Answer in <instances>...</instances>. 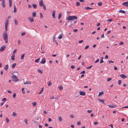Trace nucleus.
<instances>
[{"label": "nucleus", "mask_w": 128, "mask_h": 128, "mask_svg": "<svg viewBox=\"0 0 128 128\" xmlns=\"http://www.w3.org/2000/svg\"><path fill=\"white\" fill-rule=\"evenodd\" d=\"M3 36L4 38V40L5 42L6 43L8 42V36L7 33L6 32H4L3 33Z\"/></svg>", "instance_id": "1"}, {"label": "nucleus", "mask_w": 128, "mask_h": 128, "mask_svg": "<svg viewBox=\"0 0 128 128\" xmlns=\"http://www.w3.org/2000/svg\"><path fill=\"white\" fill-rule=\"evenodd\" d=\"M77 17L75 16H69L67 18V20L68 21H70L72 20H74V19H76Z\"/></svg>", "instance_id": "2"}, {"label": "nucleus", "mask_w": 128, "mask_h": 128, "mask_svg": "<svg viewBox=\"0 0 128 128\" xmlns=\"http://www.w3.org/2000/svg\"><path fill=\"white\" fill-rule=\"evenodd\" d=\"M39 5L40 6H43V8H46V6L45 4H43V2L42 0H41L39 2Z\"/></svg>", "instance_id": "3"}, {"label": "nucleus", "mask_w": 128, "mask_h": 128, "mask_svg": "<svg viewBox=\"0 0 128 128\" xmlns=\"http://www.w3.org/2000/svg\"><path fill=\"white\" fill-rule=\"evenodd\" d=\"M12 78V80L14 82H16L18 80L16 76L14 75H13Z\"/></svg>", "instance_id": "4"}, {"label": "nucleus", "mask_w": 128, "mask_h": 128, "mask_svg": "<svg viewBox=\"0 0 128 128\" xmlns=\"http://www.w3.org/2000/svg\"><path fill=\"white\" fill-rule=\"evenodd\" d=\"M2 2L1 3V5L2 6L3 8H5V0H3V1H2Z\"/></svg>", "instance_id": "5"}, {"label": "nucleus", "mask_w": 128, "mask_h": 128, "mask_svg": "<svg viewBox=\"0 0 128 128\" xmlns=\"http://www.w3.org/2000/svg\"><path fill=\"white\" fill-rule=\"evenodd\" d=\"M6 48L5 46H1L0 49V51L2 52Z\"/></svg>", "instance_id": "6"}, {"label": "nucleus", "mask_w": 128, "mask_h": 128, "mask_svg": "<svg viewBox=\"0 0 128 128\" xmlns=\"http://www.w3.org/2000/svg\"><path fill=\"white\" fill-rule=\"evenodd\" d=\"M46 62V59L45 58H43L42 59L41 61L40 62V63L42 64H44Z\"/></svg>", "instance_id": "7"}, {"label": "nucleus", "mask_w": 128, "mask_h": 128, "mask_svg": "<svg viewBox=\"0 0 128 128\" xmlns=\"http://www.w3.org/2000/svg\"><path fill=\"white\" fill-rule=\"evenodd\" d=\"M108 106L110 108H114L116 107L117 106L114 105H112L110 104Z\"/></svg>", "instance_id": "8"}, {"label": "nucleus", "mask_w": 128, "mask_h": 128, "mask_svg": "<svg viewBox=\"0 0 128 128\" xmlns=\"http://www.w3.org/2000/svg\"><path fill=\"white\" fill-rule=\"evenodd\" d=\"M55 12H56V11L55 10H53V12L52 13V16H53V18H55Z\"/></svg>", "instance_id": "9"}, {"label": "nucleus", "mask_w": 128, "mask_h": 128, "mask_svg": "<svg viewBox=\"0 0 128 128\" xmlns=\"http://www.w3.org/2000/svg\"><path fill=\"white\" fill-rule=\"evenodd\" d=\"M122 5L126 6L128 7V2H124L123 3Z\"/></svg>", "instance_id": "10"}, {"label": "nucleus", "mask_w": 128, "mask_h": 128, "mask_svg": "<svg viewBox=\"0 0 128 128\" xmlns=\"http://www.w3.org/2000/svg\"><path fill=\"white\" fill-rule=\"evenodd\" d=\"M28 18L31 22H32L34 21V19L32 18Z\"/></svg>", "instance_id": "11"}, {"label": "nucleus", "mask_w": 128, "mask_h": 128, "mask_svg": "<svg viewBox=\"0 0 128 128\" xmlns=\"http://www.w3.org/2000/svg\"><path fill=\"white\" fill-rule=\"evenodd\" d=\"M8 64L6 65L4 68V69L6 70L7 71L8 68Z\"/></svg>", "instance_id": "12"}, {"label": "nucleus", "mask_w": 128, "mask_h": 128, "mask_svg": "<svg viewBox=\"0 0 128 128\" xmlns=\"http://www.w3.org/2000/svg\"><path fill=\"white\" fill-rule=\"evenodd\" d=\"M120 77H121L122 78H127L126 76L124 74H122L120 76Z\"/></svg>", "instance_id": "13"}, {"label": "nucleus", "mask_w": 128, "mask_h": 128, "mask_svg": "<svg viewBox=\"0 0 128 128\" xmlns=\"http://www.w3.org/2000/svg\"><path fill=\"white\" fill-rule=\"evenodd\" d=\"M31 82L30 81H26L25 82H24V84H31Z\"/></svg>", "instance_id": "14"}, {"label": "nucleus", "mask_w": 128, "mask_h": 128, "mask_svg": "<svg viewBox=\"0 0 128 128\" xmlns=\"http://www.w3.org/2000/svg\"><path fill=\"white\" fill-rule=\"evenodd\" d=\"M85 95L86 93L84 92L80 91V95L84 96Z\"/></svg>", "instance_id": "15"}, {"label": "nucleus", "mask_w": 128, "mask_h": 128, "mask_svg": "<svg viewBox=\"0 0 128 128\" xmlns=\"http://www.w3.org/2000/svg\"><path fill=\"white\" fill-rule=\"evenodd\" d=\"M9 7H11L12 6V0H9Z\"/></svg>", "instance_id": "16"}, {"label": "nucleus", "mask_w": 128, "mask_h": 128, "mask_svg": "<svg viewBox=\"0 0 128 128\" xmlns=\"http://www.w3.org/2000/svg\"><path fill=\"white\" fill-rule=\"evenodd\" d=\"M98 100L100 102L104 104V101H105L104 100H101L99 98L98 99Z\"/></svg>", "instance_id": "17"}, {"label": "nucleus", "mask_w": 128, "mask_h": 128, "mask_svg": "<svg viewBox=\"0 0 128 128\" xmlns=\"http://www.w3.org/2000/svg\"><path fill=\"white\" fill-rule=\"evenodd\" d=\"M58 120L60 122H61L62 120V119L61 118V116H59L58 117Z\"/></svg>", "instance_id": "18"}, {"label": "nucleus", "mask_w": 128, "mask_h": 128, "mask_svg": "<svg viewBox=\"0 0 128 128\" xmlns=\"http://www.w3.org/2000/svg\"><path fill=\"white\" fill-rule=\"evenodd\" d=\"M119 12L120 13H121L122 14H125V12L123 10H119Z\"/></svg>", "instance_id": "19"}, {"label": "nucleus", "mask_w": 128, "mask_h": 128, "mask_svg": "<svg viewBox=\"0 0 128 128\" xmlns=\"http://www.w3.org/2000/svg\"><path fill=\"white\" fill-rule=\"evenodd\" d=\"M8 20H7L5 23V27H7L8 26Z\"/></svg>", "instance_id": "20"}, {"label": "nucleus", "mask_w": 128, "mask_h": 128, "mask_svg": "<svg viewBox=\"0 0 128 128\" xmlns=\"http://www.w3.org/2000/svg\"><path fill=\"white\" fill-rule=\"evenodd\" d=\"M14 22L15 23V24L16 25H17L18 24V21L16 19H15L14 20Z\"/></svg>", "instance_id": "21"}, {"label": "nucleus", "mask_w": 128, "mask_h": 128, "mask_svg": "<svg viewBox=\"0 0 128 128\" xmlns=\"http://www.w3.org/2000/svg\"><path fill=\"white\" fill-rule=\"evenodd\" d=\"M24 54L21 55L20 58V59L21 60H22L24 59Z\"/></svg>", "instance_id": "22"}, {"label": "nucleus", "mask_w": 128, "mask_h": 128, "mask_svg": "<svg viewBox=\"0 0 128 128\" xmlns=\"http://www.w3.org/2000/svg\"><path fill=\"white\" fill-rule=\"evenodd\" d=\"M58 88H59L60 90H62L63 88L61 85L60 86H58Z\"/></svg>", "instance_id": "23"}, {"label": "nucleus", "mask_w": 128, "mask_h": 128, "mask_svg": "<svg viewBox=\"0 0 128 128\" xmlns=\"http://www.w3.org/2000/svg\"><path fill=\"white\" fill-rule=\"evenodd\" d=\"M32 6L34 8H36L37 7L36 4H33Z\"/></svg>", "instance_id": "24"}, {"label": "nucleus", "mask_w": 128, "mask_h": 128, "mask_svg": "<svg viewBox=\"0 0 128 128\" xmlns=\"http://www.w3.org/2000/svg\"><path fill=\"white\" fill-rule=\"evenodd\" d=\"M62 14L61 13H59L58 15V19H59L62 17Z\"/></svg>", "instance_id": "25"}, {"label": "nucleus", "mask_w": 128, "mask_h": 128, "mask_svg": "<svg viewBox=\"0 0 128 128\" xmlns=\"http://www.w3.org/2000/svg\"><path fill=\"white\" fill-rule=\"evenodd\" d=\"M36 12H34L32 13V16L33 17H35L36 16Z\"/></svg>", "instance_id": "26"}, {"label": "nucleus", "mask_w": 128, "mask_h": 128, "mask_svg": "<svg viewBox=\"0 0 128 128\" xmlns=\"http://www.w3.org/2000/svg\"><path fill=\"white\" fill-rule=\"evenodd\" d=\"M104 92H102V91L100 92H99V94H98V96H100L102 95L103 94Z\"/></svg>", "instance_id": "27"}, {"label": "nucleus", "mask_w": 128, "mask_h": 128, "mask_svg": "<svg viewBox=\"0 0 128 128\" xmlns=\"http://www.w3.org/2000/svg\"><path fill=\"white\" fill-rule=\"evenodd\" d=\"M16 65V64L15 63H14L12 65V68H14L15 66Z\"/></svg>", "instance_id": "28"}, {"label": "nucleus", "mask_w": 128, "mask_h": 128, "mask_svg": "<svg viewBox=\"0 0 128 128\" xmlns=\"http://www.w3.org/2000/svg\"><path fill=\"white\" fill-rule=\"evenodd\" d=\"M14 56H13L12 55V56L11 59L12 60H13V61H14L15 60L14 58Z\"/></svg>", "instance_id": "29"}, {"label": "nucleus", "mask_w": 128, "mask_h": 128, "mask_svg": "<svg viewBox=\"0 0 128 128\" xmlns=\"http://www.w3.org/2000/svg\"><path fill=\"white\" fill-rule=\"evenodd\" d=\"M40 58H39L38 59L36 60L35 61V62H39V60H40Z\"/></svg>", "instance_id": "30"}, {"label": "nucleus", "mask_w": 128, "mask_h": 128, "mask_svg": "<svg viewBox=\"0 0 128 128\" xmlns=\"http://www.w3.org/2000/svg\"><path fill=\"white\" fill-rule=\"evenodd\" d=\"M43 88H42V90H40V91L38 93L39 94H41L42 92H43Z\"/></svg>", "instance_id": "31"}, {"label": "nucleus", "mask_w": 128, "mask_h": 128, "mask_svg": "<svg viewBox=\"0 0 128 128\" xmlns=\"http://www.w3.org/2000/svg\"><path fill=\"white\" fill-rule=\"evenodd\" d=\"M53 41L54 42H55L56 45L58 46V42L56 41V40H54V39H53Z\"/></svg>", "instance_id": "32"}, {"label": "nucleus", "mask_w": 128, "mask_h": 128, "mask_svg": "<svg viewBox=\"0 0 128 128\" xmlns=\"http://www.w3.org/2000/svg\"><path fill=\"white\" fill-rule=\"evenodd\" d=\"M16 115V114L15 112H13L12 114V116H15Z\"/></svg>", "instance_id": "33"}, {"label": "nucleus", "mask_w": 128, "mask_h": 128, "mask_svg": "<svg viewBox=\"0 0 128 128\" xmlns=\"http://www.w3.org/2000/svg\"><path fill=\"white\" fill-rule=\"evenodd\" d=\"M38 71L41 74H42L43 73L40 70L38 69Z\"/></svg>", "instance_id": "34"}, {"label": "nucleus", "mask_w": 128, "mask_h": 128, "mask_svg": "<svg viewBox=\"0 0 128 128\" xmlns=\"http://www.w3.org/2000/svg\"><path fill=\"white\" fill-rule=\"evenodd\" d=\"M6 122L7 123H8L9 122V119L7 118H6Z\"/></svg>", "instance_id": "35"}, {"label": "nucleus", "mask_w": 128, "mask_h": 128, "mask_svg": "<svg viewBox=\"0 0 128 128\" xmlns=\"http://www.w3.org/2000/svg\"><path fill=\"white\" fill-rule=\"evenodd\" d=\"M40 18H43V16H42V14L41 13H40Z\"/></svg>", "instance_id": "36"}, {"label": "nucleus", "mask_w": 128, "mask_h": 128, "mask_svg": "<svg viewBox=\"0 0 128 128\" xmlns=\"http://www.w3.org/2000/svg\"><path fill=\"white\" fill-rule=\"evenodd\" d=\"M32 104L33 106H35L36 105V102H35L32 103Z\"/></svg>", "instance_id": "37"}, {"label": "nucleus", "mask_w": 128, "mask_h": 128, "mask_svg": "<svg viewBox=\"0 0 128 128\" xmlns=\"http://www.w3.org/2000/svg\"><path fill=\"white\" fill-rule=\"evenodd\" d=\"M98 4L99 6H101L102 4L101 2H99L98 3Z\"/></svg>", "instance_id": "38"}, {"label": "nucleus", "mask_w": 128, "mask_h": 128, "mask_svg": "<svg viewBox=\"0 0 128 128\" xmlns=\"http://www.w3.org/2000/svg\"><path fill=\"white\" fill-rule=\"evenodd\" d=\"M22 92L23 94H24L25 92V91L24 90V88H23L22 89Z\"/></svg>", "instance_id": "39"}, {"label": "nucleus", "mask_w": 128, "mask_h": 128, "mask_svg": "<svg viewBox=\"0 0 128 128\" xmlns=\"http://www.w3.org/2000/svg\"><path fill=\"white\" fill-rule=\"evenodd\" d=\"M62 35L60 34V35L58 37V38L59 39H60L62 38Z\"/></svg>", "instance_id": "40"}, {"label": "nucleus", "mask_w": 128, "mask_h": 128, "mask_svg": "<svg viewBox=\"0 0 128 128\" xmlns=\"http://www.w3.org/2000/svg\"><path fill=\"white\" fill-rule=\"evenodd\" d=\"M16 96V94L15 93H14L13 94V98H15Z\"/></svg>", "instance_id": "41"}, {"label": "nucleus", "mask_w": 128, "mask_h": 128, "mask_svg": "<svg viewBox=\"0 0 128 128\" xmlns=\"http://www.w3.org/2000/svg\"><path fill=\"white\" fill-rule=\"evenodd\" d=\"M24 122H25L26 124H28L27 122H28V120L26 119H25L24 120Z\"/></svg>", "instance_id": "42"}, {"label": "nucleus", "mask_w": 128, "mask_h": 128, "mask_svg": "<svg viewBox=\"0 0 128 128\" xmlns=\"http://www.w3.org/2000/svg\"><path fill=\"white\" fill-rule=\"evenodd\" d=\"M111 79H112L111 78H108L107 79V82H109V81L110 80H111Z\"/></svg>", "instance_id": "43"}, {"label": "nucleus", "mask_w": 128, "mask_h": 128, "mask_svg": "<svg viewBox=\"0 0 128 128\" xmlns=\"http://www.w3.org/2000/svg\"><path fill=\"white\" fill-rule=\"evenodd\" d=\"M51 84H52V83H51V81H50L49 82V83H48V86H50L51 85Z\"/></svg>", "instance_id": "44"}, {"label": "nucleus", "mask_w": 128, "mask_h": 128, "mask_svg": "<svg viewBox=\"0 0 128 128\" xmlns=\"http://www.w3.org/2000/svg\"><path fill=\"white\" fill-rule=\"evenodd\" d=\"M80 4V3L78 2H76V5L77 6H79Z\"/></svg>", "instance_id": "45"}, {"label": "nucleus", "mask_w": 128, "mask_h": 128, "mask_svg": "<svg viewBox=\"0 0 128 128\" xmlns=\"http://www.w3.org/2000/svg\"><path fill=\"white\" fill-rule=\"evenodd\" d=\"M25 34H26V33L25 32H23L22 33L21 36H23Z\"/></svg>", "instance_id": "46"}, {"label": "nucleus", "mask_w": 128, "mask_h": 128, "mask_svg": "<svg viewBox=\"0 0 128 128\" xmlns=\"http://www.w3.org/2000/svg\"><path fill=\"white\" fill-rule=\"evenodd\" d=\"M108 62L109 63H114V62L113 61H112L110 60H108Z\"/></svg>", "instance_id": "47"}, {"label": "nucleus", "mask_w": 128, "mask_h": 128, "mask_svg": "<svg viewBox=\"0 0 128 128\" xmlns=\"http://www.w3.org/2000/svg\"><path fill=\"white\" fill-rule=\"evenodd\" d=\"M89 46L88 45L85 48V49H86L88 48H89Z\"/></svg>", "instance_id": "48"}, {"label": "nucleus", "mask_w": 128, "mask_h": 128, "mask_svg": "<svg viewBox=\"0 0 128 128\" xmlns=\"http://www.w3.org/2000/svg\"><path fill=\"white\" fill-rule=\"evenodd\" d=\"M118 84H119L120 85L121 84V80H119L118 81Z\"/></svg>", "instance_id": "49"}, {"label": "nucleus", "mask_w": 128, "mask_h": 128, "mask_svg": "<svg viewBox=\"0 0 128 128\" xmlns=\"http://www.w3.org/2000/svg\"><path fill=\"white\" fill-rule=\"evenodd\" d=\"M92 110H88L87 111L88 112V113H91L92 112Z\"/></svg>", "instance_id": "50"}, {"label": "nucleus", "mask_w": 128, "mask_h": 128, "mask_svg": "<svg viewBox=\"0 0 128 128\" xmlns=\"http://www.w3.org/2000/svg\"><path fill=\"white\" fill-rule=\"evenodd\" d=\"M17 10L16 9V8H14V10L13 12H14V13H15L16 12Z\"/></svg>", "instance_id": "51"}, {"label": "nucleus", "mask_w": 128, "mask_h": 128, "mask_svg": "<svg viewBox=\"0 0 128 128\" xmlns=\"http://www.w3.org/2000/svg\"><path fill=\"white\" fill-rule=\"evenodd\" d=\"M94 124L95 125H97L98 124V123L96 121L94 122Z\"/></svg>", "instance_id": "52"}, {"label": "nucleus", "mask_w": 128, "mask_h": 128, "mask_svg": "<svg viewBox=\"0 0 128 128\" xmlns=\"http://www.w3.org/2000/svg\"><path fill=\"white\" fill-rule=\"evenodd\" d=\"M70 116L72 118H74V116L72 114L70 115Z\"/></svg>", "instance_id": "53"}, {"label": "nucleus", "mask_w": 128, "mask_h": 128, "mask_svg": "<svg viewBox=\"0 0 128 128\" xmlns=\"http://www.w3.org/2000/svg\"><path fill=\"white\" fill-rule=\"evenodd\" d=\"M34 124H38V122L36 120H35L34 122Z\"/></svg>", "instance_id": "54"}, {"label": "nucleus", "mask_w": 128, "mask_h": 128, "mask_svg": "<svg viewBox=\"0 0 128 128\" xmlns=\"http://www.w3.org/2000/svg\"><path fill=\"white\" fill-rule=\"evenodd\" d=\"M85 73V72L84 70L82 72H80V74H84Z\"/></svg>", "instance_id": "55"}, {"label": "nucleus", "mask_w": 128, "mask_h": 128, "mask_svg": "<svg viewBox=\"0 0 128 128\" xmlns=\"http://www.w3.org/2000/svg\"><path fill=\"white\" fill-rule=\"evenodd\" d=\"M99 60L98 59L96 60L95 62V63H96L99 61Z\"/></svg>", "instance_id": "56"}, {"label": "nucleus", "mask_w": 128, "mask_h": 128, "mask_svg": "<svg viewBox=\"0 0 128 128\" xmlns=\"http://www.w3.org/2000/svg\"><path fill=\"white\" fill-rule=\"evenodd\" d=\"M52 120L50 118H49L48 119V121L49 122H50Z\"/></svg>", "instance_id": "57"}, {"label": "nucleus", "mask_w": 128, "mask_h": 128, "mask_svg": "<svg viewBox=\"0 0 128 128\" xmlns=\"http://www.w3.org/2000/svg\"><path fill=\"white\" fill-rule=\"evenodd\" d=\"M71 67L72 69H74V68L75 67L74 66H71Z\"/></svg>", "instance_id": "58"}, {"label": "nucleus", "mask_w": 128, "mask_h": 128, "mask_svg": "<svg viewBox=\"0 0 128 128\" xmlns=\"http://www.w3.org/2000/svg\"><path fill=\"white\" fill-rule=\"evenodd\" d=\"M92 66H91L89 67H87L86 68L87 69H89L91 68L92 67Z\"/></svg>", "instance_id": "59"}, {"label": "nucleus", "mask_w": 128, "mask_h": 128, "mask_svg": "<svg viewBox=\"0 0 128 128\" xmlns=\"http://www.w3.org/2000/svg\"><path fill=\"white\" fill-rule=\"evenodd\" d=\"M17 51V50L16 49H15L13 52V53H14L16 52Z\"/></svg>", "instance_id": "60"}, {"label": "nucleus", "mask_w": 128, "mask_h": 128, "mask_svg": "<svg viewBox=\"0 0 128 128\" xmlns=\"http://www.w3.org/2000/svg\"><path fill=\"white\" fill-rule=\"evenodd\" d=\"M104 62L103 60H100V63L102 64Z\"/></svg>", "instance_id": "61"}, {"label": "nucleus", "mask_w": 128, "mask_h": 128, "mask_svg": "<svg viewBox=\"0 0 128 128\" xmlns=\"http://www.w3.org/2000/svg\"><path fill=\"white\" fill-rule=\"evenodd\" d=\"M67 23L66 22V23L64 26H65V27L66 28L67 25Z\"/></svg>", "instance_id": "62"}, {"label": "nucleus", "mask_w": 128, "mask_h": 128, "mask_svg": "<svg viewBox=\"0 0 128 128\" xmlns=\"http://www.w3.org/2000/svg\"><path fill=\"white\" fill-rule=\"evenodd\" d=\"M114 70H117V68L115 66H114Z\"/></svg>", "instance_id": "63"}, {"label": "nucleus", "mask_w": 128, "mask_h": 128, "mask_svg": "<svg viewBox=\"0 0 128 128\" xmlns=\"http://www.w3.org/2000/svg\"><path fill=\"white\" fill-rule=\"evenodd\" d=\"M120 45H123L124 44V43L122 42H121L120 43Z\"/></svg>", "instance_id": "64"}]
</instances>
